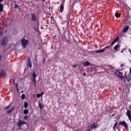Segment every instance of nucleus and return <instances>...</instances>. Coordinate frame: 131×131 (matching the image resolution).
<instances>
[{
  "instance_id": "nucleus-1",
  "label": "nucleus",
  "mask_w": 131,
  "mask_h": 131,
  "mask_svg": "<svg viewBox=\"0 0 131 131\" xmlns=\"http://www.w3.org/2000/svg\"><path fill=\"white\" fill-rule=\"evenodd\" d=\"M8 41V39L7 36L4 37L1 41V45L2 46L6 45Z\"/></svg>"
},
{
  "instance_id": "nucleus-2",
  "label": "nucleus",
  "mask_w": 131,
  "mask_h": 131,
  "mask_svg": "<svg viewBox=\"0 0 131 131\" xmlns=\"http://www.w3.org/2000/svg\"><path fill=\"white\" fill-rule=\"evenodd\" d=\"M21 42L23 47L25 48L27 44L28 43L29 41L28 40H26L25 39H23L21 40Z\"/></svg>"
},
{
  "instance_id": "nucleus-3",
  "label": "nucleus",
  "mask_w": 131,
  "mask_h": 131,
  "mask_svg": "<svg viewBox=\"0 0 131 131\" xmlns=\"http://www.w3.org/2000/svg\"><path fill=\"white\" fill-rule=\"evenodd\" d=\"M3 0H0V12H2L3 10V3L2 2H3Z\"/></svg>"
},
{
  "instance_id": "nucleus-4",
  "label": "nucleus",
  "mask_w": 131,
  "mask_h": 131,
  "mask_svg": "<svg viewBox=\"0 0 131 131\" xmlns=\"http://www.w3.org/2000/svg\"><path fill=\"white\" fill-rule=\"evenodd\" d=\"M31 15L32 17V20L33 21H36L37 20V18L36 17V15L35 14L33 13L31 14Z\"/></svg>"
},
{
  "instance_id": "nucleus-5",
  "label": "nucleus",
  "mask_w": 131,
  "mask_h": 131,
  "mask_svg": "<svg viewBox=\"0 0 131 131\" xmlns=\"http://www.w3.org/2000/svg\"><path fill=\"white\" fill-rule=\"evenodd\" d=\"M6 74V72L4 69H2L0 72V78L3 76L5 75Z\"/></svg>"
},
{
  "instance_id": "nucleus-6",
  "label": "nucleus",
  "mask_w": 131,
  "mask_h": 131,
  "mask_svg": "<svg viewBox=\"0 0 131 131\" xmlns=\"http://www.w3.org/2000/svg\"><path fill=\"white\" fill-rule=\"evenodd\" d=\"M111 47V46H107L103 49L100 50H97L98 53H101L103 52L104 51H105V49L107 48H109Z\"/></svg>"
},
{
  "instance_id": "nucleus-7",
  "label": "nucleus",
  "mask_w": 131,
  "mask_h": 131,
  "mask_svg": "<svg viewBox=\"0 0 131 131\" xmlns=\"http://www.w3.org/2000/svg\"><path fill=\"white\" fill-rule=\"evenodd\" d=\"M26 123L22 121L21 120H20L18 121L17 124V125L18 126H21L23 124H25Z\"/></svg>"
},
{
  "instance_id": "nucleus-8",
  "label": "nucleus",
  "mask_w": 131,
  "mask_h": 131,
  "mask_svg": "<svg viewBox=\"0 0 131 131\" xmlns=\"http://www.w3.org/2000/svg\"><path fill=\"white\" fill-rule=\"evenodd\" d=\"M119 124L122 125L123 126L126 128H127V124H126V123L124 121H123L121 122L120 123H119Z\"/></svg>"
},
{
  "instance_id": "nucleus-9",
  "label": "nucleus",
  "mask_w": 131,
  "mask_h": 131,
  "mask_svg": "<svg viewBox=\"0 0 131 131\" xmlns=\"http://www.w3.org/2000/svg\"><path fill=\"white\" fill-rule=\"evenodd\" d=\"M122 73L120 72H118L117 73V75L119 78L122 79L123 78H124V76H123Z\"/></svg>"
},
{
  "instance_id": "nucleus-10",
  "label": "nucleus",
  "mask_w": 131,
  "mask_h": 131,
  "mask_svg": "<svg viewBox=\"0 0 131 131\" xmlns=\"http://www.w3.org/2000/svg\"><path fill=\"white\" fill-rule=\"evenodd\" d=\"M15 106H13L11 108L9 109V110H8L7 112L8 113H11L15 109Z\"/></svg>"
},
{
  "instance_id": "nucleus-11",
  "label": "nucleus",
  "mask_w": 131,
  "mask_h": 131,
  "mask_svg": "<svg viewBox=\"0 0 131 131\" xmlns=\"http://www.w3.org/2000/svg\"><path fill=\"white\" fill-rule=\"evenodd\" d=\"M126 115L128 116V118L131 117V115L130 114V112L129 110L127 111Z\"/></svg>"
},
{
  "instance_id": "nucleus-12",
  "label": "nucleus",
  "mask_w": 131,
  "mask_h": 131,
  "mask_svg": "<svg viewBox=\"0 0 131 131\" xmlns=\"http://www.w3.org/2000/svg\"><path fill=\"white\" fill-rule=\"evenodd\" d=\"M83 64L84 66H88L90 65V63L88 61H86L83 63Z\"/></svg>"
},
{
  "instance_id": "nucleus-13",
  "label": "nucleus",
  "mask_w": 131,
  "mask_h": 131,
  "mask_svg": "<svg viewBox=\"0 0 131 131\" xmlns=\"http://www.w3.org/2000/svg\"><path fill=\"white\" fill-rule=\"evenodd\" d=\"M129 27V26H127L124 28L123 32L124 33H125L128 29Z\"/></svg>"
},
{
  "instance_id": "nucleus-14",
  "label": "nucleus",
  "mask_w": 131,
  "mask_h": 131,
  "mask_svg": "<svg viewBox=\"0 0 131 131\" xmlns=\"http://www.w3.org/2000/svg\"><path fill=\"white\" fill-rule=\"evenodd\" d=\"M36 73L35 72H34L33 73L32 77L33 78L32 79L34 80L35 79V78L36 77Z\"/></svg>"
},
{
  "instance_id": "nucleus-15",
  "label": "nucleus",
  "mask_w": 131,
  "mask_h": 131,
  "mask_svg": "<svg viewBox=\"0 0 131 131\" xmlns=\"http://www.w3.org/2000/svg\"><path fill=\"white\" fill-rule=\"evenodd\" d=\"M125 78L126 79V80L128 81V82L131 79V78H130V77H129L128 76H127Z\"/></svg>"
},
{
  "instance_id": "nucleus-16",
  "label": "nucleus",
  "mask_w": 131,
  "mask_h": 131,
  "mask_svg": "<svg viewBox=\"0 0 131 131\" xmlns=\"http://www.w3.org/2000/svg\"><path fill=\"white\" fill-rule=\"evenodd\" d=\"M28 66H29L30 68H31L32 67V64L30 61V59H29V61L28 64Z\"/></svg>"
},
{
  "instance_id": "nucleus-17",
  "label": "nucleus",
  "mask_w": 131,
  "mask_h": 131,
  "mask_svg": "<svg viewBox=\"0 0 131 131\" xmlns=\"http://www.w3.org/2000/svg\"><path fill=\"white\" fill-rule=\"evenodd\" d=\"M119 45L118 44H117L116 45L114 48V49L117 50V49L119 47Z\"/></svg>"
},
{
  "instance_id": "nucleus-18",
  "label": "nucleus",
  "mask_w": 131,
  "mask_h": 131,
  "mask_svg": "<svg viewBox=\"0 0 131 131\" xmlns=\"http://www.w3.org/2000/svg\"><path fill=\"white\" fill-rule=\"evenodd\" d=\"M63 5L62 4L61 5V6L60 7V9L61 12H62L63 11Z\"/></svg>"
},
{
  "instance_id": "nucleus-19",
  "label": "nucleus",
  "mask_w": 131,
  "mask_h": 131,
  "mask_svg": "<svg viewBox=\"0 0 131 131\" xmlns=\"http://www.w3.org/2000/svg\"><path fill=\"white\" fill-rule=\"evenodd\" d=\"M28 111L27 109L25 110L24 112V113L25 114H28Z\"/></svg>"
},
{
  "instance_id": "nucleus-20",
  "label": "nucleus",
  "mask_w": 131,
  "mask_h": 131,
  "mask_svg": "<svg viewBox=\"0 0 131 131\" xmlns=\"http://www.w3.org/2000/svg\"><path fill=\"white\" fill-rule=\"evenodd\" d=\"M115 16L117 18H118L120 16V14L119 13H117L115 14Z\"/></svg>"
},
{
  "instance_id": "nucleus-21",
  "label": "nucleus",
  "mask_w": 131,
  "mask_h": 131,
  "mask_svg": "<svg viewBox=\"0 0 131 131\" xmlns=\"http://www.w3.org/2000/svg\"><path fill=\"white\" fill-rule=\"evenodd\" d=\"M32 80L33 83H34L35 86L36 87V82L35 79L34 80L32 79Z\"/></svg>"
},
{
  "instance_id": "nucleus-22",
  "label": "nucleus",
  "mask_w": 131,
  "mask_h": 131,
  "mask_svg": "<svg viewBox=\"0 0 131 131\" xmlns=\"http://www.w3.org/2000/svg\"><path fill=\"white\" fill-rule=\"evenodd\" d=\"M21 99L22 100H24L25 98V95L24 94H23L21 96Z\"/></svg>"
},
{
  "instance_id": "nucleus-23",
  "label": "nucleus",
  "mask_w": 131,
  "mask_h": 131,
  "mask_svg": "<svg viewBox=\"0 0 131 131\" xmlns=\"http://www.w3.org/2000/svg\"><path fill=\"white\" fill-rule=\"evenodd\" d=\"M28 103L27 102H25L24 103V107L25 108H26L28 106Z\"/></svg>"
},
{
  "instance_id": "nucleus-24",
  "label": "nucleus",
  "mask_w": 131,
  "mask_h": 131,
  "mask_svg": "<svg viewBox=\"0 0 131 131\" xmlns=\"http://www.w3.org/2000/svg\"><path fill=\"white\" fill-rule=\"evenodd\" d=\"M10 107V104L8 106H7L5 108V109H8Z\"/></svg>"
},
{
  "instance_id": "nucleus-25",
  "label": "nucleus",
  "mask_w": 131,
  "mask_h": 131,
  "mask_svg": "<svg viewBox=\"0 0 131 131\" xmlns=\"http://www.w3.org/2000/svg\"><path fill=\"white\" fill-rule=\"evenodd\" d=\"M92 53H97V50H94L92 52Z\"/></svg>"
},
{
  "instance_id": "nucleus-26",
  "label": "nucleus",
  "mask_w": 131,
  "mask_h": 131,
  "mask_svg": "<svg viewBox=\"0 0 131 131\" xmlns=\"http://www.w3.org/2000/svg\"><path fill=\"white\" fill-rule=\"evenodd\" d=\"M41 95L40 94H38L36 95V96L37 97H40Z\"/></svg>"
},
{
  "instance_id": "nucleus-27",
  "label": "nucleus",
  "mask_w": 131,
  "mask_h": 131,
  "mask_svg": "<svg viewBox=\"0 0 131 131\" xmlns=\"http://www.w3.org/2000/svg\"><path fill=\"white\" fill-rule=\"evenodd\" d=\"M24 118L25 120H27L28 119V116L27 115H25L24 116Z\"/></svg>"
},
{
  "instance_id": "nucleus-28",
  "label": "nucleus",
  "mask_w": 131,
  "mask_h": 131,
  "mask_svg": "<svg viewBox=\"0 0 131 131\" xmlns=\"http://www.w3.org/2000/svg\"><path fill=\"white\" fill-rule=\"evenodd\" d=\"M90 127L91 128H94V125H91L90 126Z\"/></svg>"
},
{
  "instance_id": "nucleus-29",
  "label": "nucleus",
  "mask_w": 131,
  "mask_h": 131,
  "mask_svg": "<svg viewBox=\"0 0 131 131\" xmlns=\"http://www.w3.org/2000/svg\"><path fill=\"white\" fill-rule=\"evenodd\" d=\"M118 37H117V38L114 40V41L115 42H116L118 39Z\"/></svg>"
},
{
  "instance_id": "nucleus-30",
  "label": "nucleus",
  "mask_w": 131,
  "mask_h": 131,
  "mask_svg": "<svg viewBox=\"0 0 131 131\" xmlns=\"http://www.w3.org/2000/svg\"><path fill=\"white\" fill-rule=\"evenodd\" d=\"M78 66L77 64H74L73 66V67L74 68H76V67Z\"/></svg>"
},
{
  "instance_id": "nucleus-31",
  "label": "nucleus",
  "mask_w": 131,
  "mask_h": 131,
  "mask_svg": "<svg viewBox=\"0 0 131 131\" xmlns=\"http://www.w3.org/2000/svg\"><path fill=\"white\" fill-rule=\"evenodd\" d=\"M124 65V64L123 63H121V67H123Z\"/></svg>"
},
{
  "instance_id": "nucleus-32",
  "label": "nucleus",
  "mask_w": 131,
  "mask_h": 131,
  "mask_svg": "<svg viewBox=\"0 0 131 131\" xmlns=\"http://www.w3.org/2000/svg\"><path fill=\"white\" fill-rule=\"evenodd\" d=\"M39 107L40 109H41L42 108V106L40 104H39Z\"/></svg>"
},
{
  "instance_id": "nucleus-33",
  "label": "nucleus",
  "mask_w": 131,
  "mask_h": 131,
  "mask_svg": "<svg viewBox=\"0 0 131 131\" xmlns=\"http://www.w3.org/2000/svg\"><path fill=\"white\" fill-rule=\"evenodd\" d=\"M98 126L96 125H94V128H96L98 127Z\"/></svg>"
},
{
  "instance_id": "nucleus-34",
  "label": "nucleus",
  "mask_w": 131,
  "mask_h": 131,
  "mask_svg": "<svg viewBox=\"0 0 131 131\" xmlns=\"http://www.w3.org/2000/svg\"><path fill=\"white\" fill-rule=\"evenodd\" d=\"M18 7V6L16 4L15 5V8H17Z\"/></svg>"
},
{
  "instance_id": "nucleus-35",
  "label": "nucleus",
  "mask_w": 131,
  "mask_h": 131,
  "mask_svg": "<svg viewBox=\"0 0 131 131\" xmlns=\"http://www.w3.org/2000/svg\"><path fill=\"white\" fill-rule=\"evenodd\" d=\"M115 42L114 41L111 44V45H113L115 43Z\"/></svg>"
},
{
  "instance_id": "nucleus-36",
  "label": "nucleus",
  "mask_w": 131,
  "mask_h": 131,
  "mask_svg": "<svg viewBox=\"0 0 131 131\" xmlns=\"http://www.w3.org/2000/svg\"><path fill=\"white\" fill-rule=\"evenodd\" d=\"M117 122H116L115 124L114 125V126H116L117 125Z\"/></svg>"
},
{
  "instance_id": "nucleus-37",
  "label": "nucleus",
  "mask_w": 131,
  "mask_h": 131,
  "mask_svg": "<svg viewBox=\"0 0 131 131\" xmlns=\"http://www.w3.org/2000/svg\"><path fill=\"white\" fill-rule=\"evenodd\" d=\"M86 75V74L85 73H84L83 74V76H85Z\"/></svg>"
},
{
  "instance_id": "nucleus-38",
  "label": "nucleus",
  "mask_w": 131,
  "mask_h": 131,
  "mask_svg": "<svg viewBox=\"0 0 131 131\" xmlns=\"http://www.w3.org/2000/svg\"><path fill=\"white\" fill-rule=\"evenodd\" d=\"M43 92L42 91V92L41 93V94H40L41 95H42L43 94Z\"/></svg>"
},
{
  "instance_id": "nucleus-39",
  "label": "nucleus",
  "mask_w": 131,
  "mask_h": 131,
  "mask_svg": "<svg viewBox=\"0 0 131 131\" xmlns=\"http://www.w3.org/2000/svg\"><path fill=\"white\" fill-rule=\"evenodd\" d=\"M130 73H131V68H130Z\"/></svg>"
},
{
  "instance_id": "nucleus-40",
  "label": "nucleus",
  "mask_w": 131,
  "mask_h": 131,
  "mask_svg": "<svg viewBox=\"0 0 131 131\" xmlns=\"http://www.w3.org/2000/svg\"><path fill=\"white\" fill-rule=\"evenodd\" d=\"M16 87H17V84H16Z\"/></svg>"
},
{
  "instance_id": "nucleus-41",
  "label": "nucleus",
  "mask_w": 131,
  "mask_h": 131,
  "mask_svg": "<svg viewBox=\"0 0 131 131\" xmlns=\"http://www.w3.org/2000/svg\"><path fill=\"white\" fill-rule=\"evenodd\" d=\"M129 51H130V53L131 54V50H130V49H129Z\"/></svg>"
},
{
  "instance_id": "nucleus-42",
  "label": "nucleus",
  "mask_w": 131,
  "mask_h": 131,
  "mask_svg": "<svg viewBox=\"0 0 131 131\" xmlns=\"http://www.w3.org/2000/svg\"><path fill=\"white\" fill-rule=\"evenodd\" d=\"M65 0H62V1H63V3L64 2Z\"/></svg>"
},
{
  "instance_id": "nucleus-43",
  "label": "nucleus",
  "mask_w": 131,
  "mask_h": 131,
  "mask_svg": "<svg viewBox=\"0 0 131 131\" xmlns=\"http://www.w3.org/2000/svg\"><path fill=\"white\" fill-rule=\"evenodd\" d=\"M115 127L116 126H114V127H113V129H114L115 128Z\"/></svg>"
},
{
  "instance_id": "nucleus-44",
  "label": "nucleus",
  "mask_w": 131,
  "mask_h": 131,
  "mask_svg": "<svg viewBox=\"0 0 131 131\" xmlns=\"http://www.w3.org/2000/svg\"><path fill=\"white\" fill-rule=\"evenodd\" d=\"M123 52V51L122 50L121 51V53H122V52Z\"/></svg>"
},
{
  "instance_id": "nucleus-45",
  "label": "nucleus",
  "mask_w": 131,
  "mask_h": 131,
  "mask_svg": "<svg viewBox=\"0 0 131 131\" xmlns=\"http://www.w3.org/2000/svg\"><path fill=\"white\" fill-rule=\"evenodd\" d=\"M125 49H122V50L123 51V50H124Z\"/></svg>"
},
{
  "instance_id": "nucleus-46",
  "label": "nucleus",
  "mask_w": 131,
  "mask_h": 131,
  "mask_svg": "<svg viewBox=\"0 0 131 131\" xmlns=\"http://www.w3.org/2000/svg\"><path fill=\"white\" fill-rule=\"evenodd\" d=\"M13 82L14 83V80H13Z\"/></svg>"
},
{
  "instance_id": "nucleus-47",
  "label": "nucleus",
  "mask_w": 131,
  "mask_h": 131,
  "mask_svg": "<svg viewBox=\"0 0 131 131\" xmlns=\"http://www.w3.org/2000/svg\"><path fill=\"white\" fill-rule=\"evenodd\" d=\"M110 66V67H112V66Z\"/></svg>"
}]
</instances>
